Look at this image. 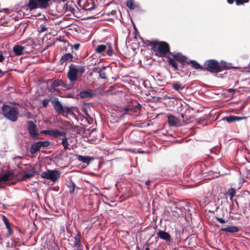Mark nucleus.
<instances>
[{
	"mask_svg": "<svg viewBox=\"0 0 250 250\" xmlns=\"http://www.w3.org/2000/svg\"><path fill=\"white\" fill-rule=\"evenodd\" d=\"M3 115L12 121H16L18 118V110L17 108L12 106L4 105L2 107Z\"/></svg>",
	"mask_w": 250,
	"mask_h": 250,
	"instance_id": "1",
	"label": "nucleus"
},
{
	"mask_svg": "<svg viewBox=\"0 0 250 250\" xmlns=\"http://www.w3.org/2000/svg\"><path fill=\"white\" fill-rule=\"evenodd\" d=\"M61 173L57 169H48L42 173L41 177L53 182H57L61 177Z\"/></svg>",
	"mask_w": 250,
	"mask_h": 250,
	"instance_id": "2",
	"label": "nucleus"
},
{
	"mask_svg": "<svg viewBox=\"0 0 250 250\" xmlns=\"http://www.w3.org/2000/svg\"><path fill=\"white\" fill-rule=\"evenodd\" d=\"M154 49L162 55L166 54L169 52V46L165 42H154Z\"/></svg>",
	"mask_w": 250,
	"mask_h": 250,
	"instance_id": "3",
	"label": "nucleus"
},
{
	"mask_svg": "<svg viewBox=\"0 0 250 250\" xmlns=\"http://www.w3.org/2000/svg\"><path fill=\"white\" fill-rule=\"evenodd\" d=\"M79 72L83 73V69H78L73 65L70 66L67 73L69 80L71 82H75L78 78Z\"/></svg>",
	"mask_w": 250,
	"mask_h": 250,
	"instance_id": "4",
	"label": "nucleus"
},
{
	"mask_svg": "<svg viewBox=\"0 0 250 250\" xmlns=\"http://www.w3.org/2000/svg\"><path fill=\"white\" fill-rule=\"evenodd\" d=\"M205 65L207 70L211 72H218L221 70L219 62L215 60H211L206 61Z\"/></svg>",
	"mask_w": 250,
	"mask_h": 250,
	"instance_id": "5",
	"label": "nucleus"
},
{
	"mask_svg": "<svg viewBox=\"0 0 250 250\" xmlns=\"http://www.w3.org/2000/svg\"><path fill=\"white\" fill-rule=\"evenodd\" d=\"M41 133L46 135L52 136L57 138L63 136L65 135V133L64 132L60 131L57 129L44 130L42 131Z\"/></svg>",
	"mask_w": 250,
	"mask_h": 250,
	"instance_id": "6",
	"label": "nucleus"
},
{
	"mask_svg": "<svg viewBox=\"0 0 250 250\" xmlns=\"http://www.w3.org/2000/svg\"><path fill=\"white\" fill-rule=\"evenodd\" d=\"M28 131L30 134L33 137H36L38 133V130L36 125L32 122H29L28 123Z\"/></svg>",
	"mask_w": 250,
	"mask_h": 250,
	"instance_id": "7",
	"label": "nucleus"
},
{
	"mask_svg": "<svg viewBox=\"0 0 250 250\" xmlns=\"http://www.w3.org/2000/svg\"><path fill=\"white\" fill-rule=\"evenodd\" d=\"M172 215L175 217H179L182 214V209L178 208L175 204H172L170 206Z\"/></svg>",
	"mask_w": 250,
	"mask_h": 250,
	"instance_id": "8",
	"label": "nucleus"
},
{
	"mask_svg": "<svg viewBox=\"0 0 250 250\" xmlns=\"http://www.w3.org/2000/svg\"><path fill=\"white\" fill-rule=\"evenodd\" d=\"M52 102L54 106V107L55 108V110L57 111V112L62 113L64 112V109L62 104L60 103V102L59 101L58 99H54Z\"/></svg>",
	"mask_w": 250,
	"mask_h": 250,
	"instance_id": "9",
	"label": "nucleus"
},
{
	"mask_svg": "<svg viewBox=\"0 0 250 250\" xmlns=\"http://www.w3.org/2000/svg\"><path fill=\"white\" fill-rule=\"evenodd\" d=\"M246 119V117H238L235 116H230L229 117H225L222 119V120L226 121L228 123H232L234 121H238L243 119Z\"/></svg>",
	"mask_w": 250,
	"mask_h": 250,
	"instance_id": "10",
	"label": "nucleus"
},
{
	"mask_svg": "<svg viewBox=\"0 0 250 250\" xmlns=\"http://www.w3.org/2000/svg\"><path fill=\"white\" fill-rule=\"evenodd\" d=\"M14 174L12 172H8L0 177V182L12 180L14 178Z\"/></svg>",
	"mask_w": 250,
	"mask_h": 250,
	"instance_id": "11",
	"label": "nucleus"
},
{
	"mask_svg": "<svg viewBox=\"0 0 250 250\" xmlns=\"http://www.w3.org/2000/svg\"><path fill=\"white\" fill-rule=\"evenodd\" d=\"M158 235L159 237L162 239L166 240V241H170V236L169 234L164 231L160 230L158 232Z\"/></svg>",
	"mask_w": 250,
	"mask_h": 250,
	"instance_id": "12",
	"label": "nucleus"
},
{
	"mask_svg": "<svg viewBox=\"0 0 250 250\" xmlns=\"http://www.w3.org/2000/svg\"><path fill=\"white\" fill-rule=\"evenodd\" d=\"M168 122L170 126L176 125L179 122L178 119L173 115L168 116Z\"/></svg>",
	"mask_w": 250,
	"mask_h": 250,
	"instance_id": "13",
	"label": "nucleus"
},
{
	"mask_svg": "<svg viewBox=\"0 0 250 250\" xmlns=\"http://www.w3.org/2000/svg\"><path fill=\"white\" fill-rule=\"evenodd\" d=\"M24 49V47L19 45L15 46L13 48L15 54L17 56L21 55Z\"/></svg>",
	"mask_w": 250,
	"mask_h": 250,
	"instance_id": "14",
	"label": "nucleus"
},
{
	"mask_svg": "<svg viewBox=\"0 0 250 250\" xmlns=\"http://www.w3.org/2000/svg\"><path fill=\"white\" fill-rule=\"evenodd\" d=\"M77 159L79 161H81L83 163L89 164V163L93 160V158L88 156H84L82 155L77 156Z\"/></svg>",
	"mask_w": 250,
	"mask_h": 250,
	"instance_id": "15",
	"label": "nucleus"
},
{
	"mask_svg": "<svg viewBox=\"0 0 250 250\" xmlns=\"http://www.w3.org/2000/svg\"><path fill=\"white\" fill-rule=\"evenodd\" d=\"M41 147V146L40 142H37L32 145L30 148V152L32 154H35L40 150Z\"/></svg>",
	"mask_w": 250,
	"mask_h": 250,
	"instance_id": "16",
	"label": "nucleus"
},
{
	"mask_svg": "<svg viewBox=\"0 0 250 250\" xmlns=\"http://www.w3.org/2000/svg\"><path fill=\"white\" fill-rule=\"evenodd\" d=\"M221 230L233 233L237 232L238 231V229L237 227L235 226H229L222 228L221 229Z\"/></svg>",
	"mask_w": 250,
	"mask_h": 250,
	"instance_id": "17",
	"label": "nucleus"
},
{
	"mask_svg": "<svg viewBox=\"0 0 250 250\" xmlns=\"http://www.w3.org/2000/svg\"><path fill=\"white\" fill-rule=\"evenodd\" d=\"M35 174L34 171H30L27 172V173L23 174L21 175V177L20 178L21 180H25L27 179H29L33 177Z\"/></svg>",
	"mask_w": 250,
	"mask_h": 250,
	"instance_id": "18",
	"label": "nucleus"
},
{
	"mask_svg": "<svg viewBox=\"0 0 250 250\" xmlns=\"http://www.w3.org/2000/svg\"><path fill=\"white\" fill-rule=\"evenodd\" d=\"M72 60V56L71 54L70 53H66L61 58V62L62 63L64 62H70Z\"/></svg>",
	"mask_w": 250,
	"mask_h": 250,
	"instance_id": "19",
	"label": "nucleus"
},
{
	"mask_svg": "<svg viewBox=\"0 0 250 250\" xmlns=\"http://www.w3.org/2000/svg\"><path fill=\"white\" fill-rule=\"evenodd\" d=\"M102 68L104 69L105 67L103 66L102 68L101 67H95L93 69L94 71H96L99 74L100 77L102 79H106V76L104 72L102 71Z\"/></svg>",
	"mask_w": 250,
	"mask_h": 250,
	"instance_id": "20",
	"label": "nucleus"
},
{
	"mask_svg": "<svg viewBox=\"0 0 250 250\" xmlns=\"http://www.w3.org/2000/svg\"><path fill=\"white\" fill-rule=\"evenodd\" d=\"M50 0H37L39 3V7L45 8L48 5V1Z\"/></svg>",
	"mask_w": 250,
	"mask_h": 250,
	"instance_id": "21",
	"label": "nucleus"
},
{
	"mask_svg": "<svg viewBox=\"0 0 250 250\" xmlns=\"http://www.w3.org/2000/svg\"><path fill=\"white\" fill-rule=\"evenodd\" d=\"M80 95L82 98H86L91 97L92 96V94L89 91H83L80 92Z\"/></svg>",
	"mask_w": 250,
	"mask_h": 250,
	"instance_id": "22",
	"label": "nucleus"
},
{
	"mask_svg": "<svg viewBox=\"0 0 250 250\" xmlns=\"http://www.w3.org/2000/svg\"><path fill=\"white\" fill-rule=\"evenodd\" d=\"M28 7L30 9H33L39 7V3H37L34 0H30L28 3Z\"/></svg>",
	"mask_w": 250,
	"mask_h": 250,
	"instance_id": "23",
	"label": "nucleus"
},
{
	"mask_svg": "<svg viewBox=\"0 0 250 250\" xmlns=\"http://www.w3.org/2000/svg\"><path fill=\"white\" fill-rule=\"evenodd\" d=\"M173 57L176 60L181 62L186 61V57L179 53L174 55Z\"/></svg>",
	"mask_w": 250,
	"mask_h": 250,
	"instance_id": "24",
	"label": "nucleus"
},
{
	"mask_svg": "<svg viewBox=\"0 0 250 250\" xmlns=\"http://www.w3.org/2000/svg\"><path fill=\"white\" fill-rule=\"evenodd\" d=\"M106 49V46L104 44L98 45L95 49V51L98 53H101Z\"/></svg>",
	"mask_w": 250,
	"mask_h": 250,
	"instance_id": "25",
	"label": "nucleus"
},
{
	"mask_svg": "<svg viewBox=\"0 0 250 250\" xmlns=\"http://www.w3.org/2000/svg\"><path fill=\"white\" fill-rule=\"evenodd\" d=\"M235 194V190L234 189L231 188H230L227 192V195L229 196L230 199L232 201L233 197Z\"/></svg>",
	"mask_w": 250,
	"mask_h": 250,
	"instance_id": "26",
	"label": "nucleus"
},
{
	"mask_svg": "<svg viewBox=\"0 0 250 250\" xmlns=\"http://www.w3.org/2000/svg\"><path fill=\"white\" fill-rule=\"evenodd\" d=\"M126 6L130 9H134L135 7L133 0H127Z\"/></svg>",
	"mask_w": 250,
	"mask_h": 250,
	"instance_id": "27",
	"label": "nucleus"
},
{
	"mask_svg": "<svg viewBox=\"0 0 250 250\" xmlns=\"http://www.w3.org/2000/svg\"><path fill=\"white\" fill-rule=\"evenodd\" d=\"M63 138L62 139V144L64 148V149H67L68 146V143L67 142V139L64 137V135L63 136Z\"/></svg>",
	"mask_w": 250,
	"mask_h": 250,
	"instance_id": "28",
	"label": "nucleus"
},
{
	"mask_svg": "<svg viewBox=\"0 0 250 250\" xmlns=\"http://www.w3.org/2000/svg\"><path fill=\"white\" fill-rule=\"evenodd\" d=\"M190 63L191 64L192 67L195 69L200 68V64L194 61H190Z\"/></svg>",
	"mask_w": 250,
	"mask_h": 250,
	"instance_id": "29",
	"label": "nucleus"
},
{
	"mask_svg": "<svg viewBox=\"0 0 250 250\" xmlns=\"http://www.w3.org/2000/svg\"><path fill=\"white\" fill-rule=\"evenodd\" d=\"M168 62L173 67L177 68V64L174 59L170 58L169 59Z\"/></svg>",
	"mask_w": 250,
	"mask_h": 250,
	"instance_id": "30",
	"label": "nucleus"
},
{
	"mask_svg": "<svg viewBox=\"0 0 250 250\" xmlns=\"http://www.w3.org/2000/svg\"><path fill=\"white\" fill-rule=\"evenodd\" d=\"M41 143V146L47 147L49 146V143L48 141L40 142Z\"/></svg>",
	"mask_w": 250,
	"mask_h": 250,
	"instance_id": "31",
	"label": "nucleus"
},
{
	"mask_svg": "<svg viewBox=\"0 0 250 250\" xmlns=\"http://www.w3.org/2000/svg\"><path fill=\"white\" fill-rule=\"evenodd\" d=\"M236 4L239 5V4H242L245 2H248L249 1V0H235Z\"/></svg>",
	"mask_w": 250,
	"mask_h": 250,
	"instance_id": "32",
	"label": "nucleus"
},
{
	"mask_svg": "<svg viewBox=\"0 0 250 250\" xmlns=\"http://www.w3.org/2000/svg\"><path fill=\"white\" fill-rule=\"evenodd\" d=\"M107 54L109 56H111L113 54V50L110 46H108V49L107 50Z\"/></svg>",
	"mask_w": 250,
	"mask_h": 250,
	"instance_id": "33",
	"label": "nucleus"
},
{
	"mask_svg": "<svg viewBox=\"0 0 250 250\" xmlns=\"http://www.w3.org/2000/svg\"><path fill=\"white\" fill-rule=\"evenodd\" d=\"M62 83V82L61 81H55L53 83H52V85L54 87H57V86H58L59 85H61Z\"/></svg>",
	"mask_w": 250,
	"mask_h": 250,
	"instance_id": "34",
	"label": "nucleus"
},
{
	"mask_svg": "<svg viewBox=\"0 0 250 250\" xmlns=\"http://www.w3.org/2000/svg\"><path fill=\"white\" fill-rule=\"evenodd\" d=\"M173 87L175 90H178L181 87V85L178 83H175L173 84Z\"/></svg>",
	"mask_w": 250,
	"mask_h": 250,
	"instance_id": "35",
	"label": "nucleus"
},
{
	"mask_svg": "<svg viewBox=\"0 0 250 250\" xmlns=\"http://www.w3.org/2000/svg\"><path fill=\"white\" fill-rule=\"evenodd\" d=\"M49 102V100H48V99H44L42 101V104H43V106L46 107L47 106Z\"/></svg>",
	"mask_w": 250,
	"mask_h": 250,
	"instance_id": "36",
	"label": "nucleus"
},
{
	"mask_svg": "<svg viewBox=\"0 0 250 250\" xmlns=\"http://www.w3.org/2000/svg\"><path fill=\"white\" fill-rule=\"evenodd\" d=\"M217 219L218 221H219V222H220L222 224L228 222V220H224L222 218H219V217H217Z\"/></svg>",
	"mask_w": 250,
	"mask_h": 250,
	"instance_id": "37",
	"label": "nucleus"
},
{
	"mask_svg": "<svg viewBox=\"0 0 250 250\" xmlns=\"http://www.w3.org/2000/svg\"><path fill=\"white\" fill-rule=\"evenodd\" d=\"M46 30V28L44 26H41L40 32H43Z\"/></svg>",
	"mask_w": 250,
	"mask_h": 250,
	"instance_id": "38",
	"label": "nucleus"
},
{
	"mask_svg": "<svg viewBox=\"0 0 250 250\" xmlns=\"http://www.w3.org/2000/svg\"><path fill=\"white\" fill-rule=\"evenodd\" d=\"M74 186L73 185L70 188V192H72L74 190Z\"/></svg>",
	"mask_w": 250,
	"mask_h": 250,
	"instance_id": "39",
	"label": "nucleus"
},
{
	"mask_svg": "<svg viewBox=\"0 0 250 250\" xmlns=\"http://www.w3.org/2000/svg\"><path fill=\"white\" fill-rule=\"evenodd\" d=\"M80 45L79 44H76L74 45V48L75 49H78Z\"/></svg>",
	"mask_w": 250,
	"mask_h": 250,
	"instance_id": "40",
	"label": "nucleus"
},
{
	"mask_svg": "<svg viewBox=\"0 0 250 250\" xmlns=\"http://www.w3.org/2000/svg\"><path fill=\"white\" fill-rule=\"evenodd\" d=\"M4 59V57L0 54V62H1Z\"/></svg>",
	"mask_w": 250,
	"mask_h": 250,
	"instance_id": "41",
	"label": "nucleus"
},
{
	"mask_svg": "<svg viewBox=\"0 0 250 250\" xmlns=\"http://www.w3.org/2000/svg\"><path fill=\"white\" fill-rule=\"evenodd\" d=\"M227 1L229 4H232L233 2V0H227Z\"/></svg>",
	"mask_w": 250,
	"mask_h": 250,
	"instance_id": "42",
	"label": "nucleus"
},
{
	"mask_svg": "<svg viewBox=\"0 0 250 250\" xmlns=\"http://www.w3.org/2000/svg\"><path fill=\"white\" fill-rule=\"evenodd\" d=\"M3 218L4 221H5V224H7V219H6V217H5L4 216H3Z\"/></svg>",
	"mask_w": 250,
	"mask_h": 250,
	"instance_id": "43",
	"label": "nucleus"
},
{
	"mask_svg": "<svg viewBox=\"0 0 250 250\" xmlns=\"http://www.w3.org/2000/svg\"><path fill=\"white\" fill-rule=\"evenodd\" d=\"M228 91L229 92H233L234 91V89H229L228 90Z\"/></svg>",
	"mask_w": 250,
	"mask_h": 250,
	"instance_id": "44",
	"label": "nucleus"
},
{
	"mask_svg": "<svg viewBox=\"0 0 250 250\" xmlns=\"http://www.w3.org/2000/svg\"><path fill=\"white\" fill-rule=\"evenodd\" d=\"M149 183H150V181H147L146 182V185H149Z\"/></svg>",
	"mask_w": 250,
	"mask_h": 250,
	"instance_id": "45",
	"label": "nucleus"
},
{
	"mask_svg": "<svg viewBox=\"0 0 250 250\" xmlns=\"http://www.w3.org/2000/svg\"><path fill=\"white\" fill-rule=\"evenodd\" d=\"M145 250H150L148 248H146Z\"/></svg>",
	"mask_w": 250,
	"mask_h": 250,
	"instance_id": "46",
	"label": "nucleus"
},
{
	"mask_svg": "<svg viewBox=\"0 0 250 250\" xmlns=\"http://www.w3.org/2000/svg\"><path fill=\"white\" fill-rule=\"evenodd\" d=\"M181 117H182L183 118H184V116H183V114H181Z\"/></svg>",
	"mask_w": 250,
	"mask_h": 250,
	"instance_id": "47",
	"label": "nucleus"
},
{
	"mask_svg": "<svg viewBox=\"0 0 250 250\" xmlns=\"http://www.w3.org/2000/svg\"><path fill=\"white\" fill-rule=\"evenodd\" d=\"M1 73V70H0V73Z\"/></svg>",
	"mask_w": 250,
	"mask_h": 250,
	"instance_id": "48",
	"label": "nucleus"
}]
</instances>
